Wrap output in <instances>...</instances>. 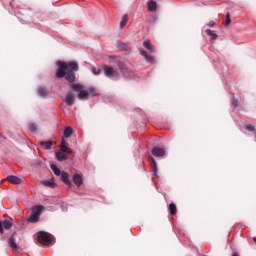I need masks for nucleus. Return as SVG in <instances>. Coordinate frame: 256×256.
I'll return each instance as SVG.
<instances>
[{"instance_id":"obj_1","label":"nucleus","mask_w":256,"mask_h":256,"mask_svg":"<svg viewBox=\"0 0 256 256\" xmlns=\"http://www.w3.org/2000/svg\"><path fill=\"white\" fill-rule=\"evenodd\" d=\"M44 207L42 205L34 206L32 208L31 215L27 218L28 223H38L41 213H43Z\"/></svg>"},{"instance_id":"obj_2","label":"nucleus","mask_w":256,"mask_h":256,"mask_svg":"<svg viewBox=\"0 0 256 256\" xmlns=\"http://www.w3.org/2000/svg\"><path fill=\"white\" fill-rule=\"evenodd\" d=\"M38 242L41 245H52V243H55V238L53 237V235L45 231H40V233L38 234Z\"/></svg>"},{"instance_id":"obj_3","label":"nucleus","mask_w":256,"mask_h":256,"mask_svg":"<svg viewBox=\"0 0 256 256\" xmlns=\"http://www.w3.org/2000/svg\"><path fill=\"white\" fill-rule=\"evenodd\" d=\"M71 89L78 93V99L80 100L87 99V97H89V92L83 90V85L81 84H72Z\"/></svg>"},{"instance_id":"obj_4","label":"nucleus","mask_w":256,"mask_h":256,"mask_svg":"<svg viewBox=\"0 0 256 256\" xmlns=\"http://www.w3.org/2000/svg\"><path fill=\"white\" fill-rule=\"evenodd\" d=\"M104 75L108 77V79H113V81H117L119 79L117 72H115V70L109 66L104 67Z\"/></svg>"},{"instance_id":"obj_5","label":"nucleus","mask_w":256,"mask_h":256,"mask_svg":"<svg viewBox=\"0 0 256 256\" xmlns=\"http://www.w3.org/2000/svg\"><path fill=\"white\" fill-rule=\"evenodd\" d=\"M63 101L68 105V107H73L75 104V95L72 94V92H69Z\"/></svg>"},{"instance_id":"obj_6","label":"nucleus","mask_w":256,"mask_h":256,"mask_svg":"<svg viewBox=\"0 0 256 256\" xmlns=\"http://www.w3.org/2000/svg\"><path fill=\"white\" fill-rule=\"evenodd\" d=\"M165 148H160V147H154L152 149V155L154 157H165Z\"/></svg>"},{"instance_id":"obj_7","label":"nucleus","mask_w":256,"mask_h":256,"mask_svg":"<svg viewBox=\"0 0 256 256\" xmlns=\"http://www.w3.org/2000/svg\"><path fill=\"white\" fill-rule=\"evenodd\" d=\"M67 65H62L58 68L57 73H56V77L58 79H62V77H65L67 75Z\"/></svg>"},{"instance_id":"obj_8","label":"nucleus","mask_w":256,"mask_h":256,"mask_svg":"<svg viewBox=\"0 0 256 256\" xmlns=\"http://www.w3.org/2000/svg\"><path fill=\"white\" fill-rule=\"evenodd\" d=\"M73 183L76 185V187H81L83 185V175L81 174H74L72 177Z\"/></svg>"},{"instance_id":"obj_9","label":"nucleus","mask_w":256,"mask_h":256,"mask_svg":"<svg viewBox=\"0 0 256 256\" xmlns=\"http://www.w3.org/2000/svg\"><path fill=\"white\" fill-rule=\"evenodd\" d=\"M140 55L146 59L147 63H155V58L147 53V51L140 49Z\"/></svg>"},{"instance_id":"obj_10","label":"nucleus","mask_w":256,"mask_h":256,"mask_svg":"<svg viewBox=\"0 0 256 256\" xmlns=\"http://www.w3.org/2000/svg\"><path fill=\"white\" fill-rule=\"evenodd\" d=\"M6 181H9V183H12V185H21V178L15 175L7 176Z\"/></svg>"},{"instance_id":"obj_11","label":"nucleus","mask_w":256,"mask_h":256,"mask_svg":"<svg viewBox=\"0 0 256 256\" xmlns=\"http://www.w3.org/2000/svg\"><path fill=\"white\" fill-rule=\"evenodd\" d=\"M3 227L6 230L11 229V227H13V223H11V221L9 220H4L3 222L0 221V233L3 234Z\"/></svg>"},{"instance_id":"obj_12","label":"nucleus","mask_w":256,"mask_h":256,"mask_svg":"<svg viewBox=\"0 0 256 256\" xmlns=\"http://www.w3.org/2000/svg\"><path fill=\"white\" fill-rule=\"evenodd\" d=\"M8 245L12 251H17V242H15V234L11 235L8 240Z\"/></svg>"},{"instance_id":"obj_13","label":"nucleus","mask_w":256,"mask_h":256,"mask_svg":"<svg viewBox=\"0 0 256 256\" xmlns=\"http://www.w3.org/2000/svg\"><path fill=\"white\" fill-rule=\"evenodd\" d=\"M61 181L64 182L65 185H67V187H69V189H71L72 184H71V181H69V174L67 172L61 173Z\"/></svg>"},{"instance_id":"obj_14","label":"nucleus","mask_w":256,"mask_h":256,"mask_svg":"<svg viewBox=\"0 0 256 256\" xmlns=\"http://www.w3.org/2000/svg\"><path fill=\"white\" fill-rule=\"evenodd\" d=\"M143 47H145V49L150 51V53H155V46H153V44H151V41H149V40L144 41Z\"/></svg>"},{"instance_id":"obj_15","label":"nucleus","mask_w":256,"mask_h":256,"mask_svg":"<svg viewBox=\"0 0 256 256\" xmlns=\"http://www.w3.org/2000/svg\"><path fill=\"white\" fill-rule=\"evenodd\" d=\"M73 135V128L71 126H66L63 132V137L69 139Z\"/></svg>"},{"instance_id":"obj_16","label":"nucleus","mask_w":256,"mask_h":256,"mask_svg":"<svg viewBox=\"0 0 256 256\" xmlns=\"http://www.w3.org/2000/svg\"><path fill=\"white\" fill-rule=\"evenodd\" d=\"M119 69L124 77H126L127 79H129V77H131V74H129V68H127V66L120 65Z\"/></svg>"},{"instance_id":"obj_17","label":"nucleus","mask_w":256,"mask_h":256,"mask_svg":"<svg viewBox=\"0 0 256 256\" xmlns=\"http://www.w3.org/2000/svg\"><path fill=\"white\" fill-rule=\"evenodd\" d=\"M56 159L57 161H67L69 157H67V154L60 151V152H56Z\"/></svg>"},{"instance_id":"obj_18","label":"nucleus","mask_w":256,"mask_h":256,"mask_svg":"<svg viewBox=\"0 0 256 256\" xmlns=\"http://www.w3.org/2000/svg\"><path fill=\"white\" fill-rule=\"evenodd\" d=\"M41 183L44 187H50V189H55V187H57V184L51 180H42Z\"/></svg>"},{"instance_id":"obj_19","label":"nucleus","mask_w":256,"mask_h":256,"mask_svg":"<svg viewBox=\"0 0 256 256\" xmlns=\"http://www.w3.org/2000/svg\"><path fill=\"white\" fill-rule=\"evenodd\" d=\"M148 11H150L151 13L157 11V2L150 0L148 2Z\"/></svg>"},{"instance_id":"obj_20","label":"nucleus","mask_w":256,"mask_h":256,"mask_svg":"<svg viewBox=\"0 0 256 256\" xmlns=\"http://www.w3.org/2000/svg\"><path fill=\"white\" fill-rule=\"evenodd\" d=\"M37 93L39 97H45L46 95H49V91H47V88L43 86L38 87Z\"/></svg>"},{"instance_id":"obj_21","label":"nucleus","mask_w":256,"mask_h":256,"mask_svg":"<svg viewBox=\"0 0 256 256\" xmlns=\"http://www.w3.org/2000/svg\"><path fill=\"white\" fill-rule=\"evenodd\" d=\"M149 161H150V163H152V165H153V175H154L155 177H158V176H157V171H158V169H157V162L155 161V158H153V156H150V157H149Z\"/></svg>"},{"instance_id":"obj_22","label":"nucleus","mask_w":256,"mask_h":256,"mask_svg":"<svg viewBox=\"0 0 256 256\" xmlns=\"http://www.w3.org/2000/svg\"><path fill=\"white\" fill-rule=\"evenodd\" d=\"M110 63L114 65H122L121 58L119 56H109Z\"/></svg>"},{"instance_id":"obj_23","label":"nucleus","mask_w":256,"mask_h":256,"mask_svg":"<svg viewBox=\"0 0 256 256\" xmlns=\"http://www.w3.org/2000/svg\"><path fill=\"white\" fill-rule=\"evenodd\" d=\"M79 63H77V61L72 60L70 62H64L61 60L56 61L55 65H78Z\"/></svg>"},{"instance_id":"obj_24","label":"nucleus","mask_w":256,"mask_h":256,"mask_svg":"<svg viewBox=\"0 0 256 256\" xmlns=\"http://www.w3.org/2000/svg\"><path fill=\"white\" fill-rule=\"evenodd\" d=\"M40 145H42V147H45V149L49 150L53 146V141H41Z\"/></svg>"},{"instance_id":"obj_25","label":"nucleus","mask_w":256,"mask_h":256,"mask_svg":"<svg viewBox=\"0 0 256 256\" xmlns=\"http://www.w3.org/2000/svg\"><path fill=\"white\" fill-rule=\"evenodd\" d=\"M65 78L69 83H73V81H75V74H73V72H68L66 73Z\"/></svg>"},{"instance_id":"obj_26","label":"nucleus","mask_w":256,"mask_h":256,"mask_svg":"<svg viewBox=\"0 0 256 256\" xmlns=\"http://www.w3.org/2000/svg\"><path fill=\"white\" fill-rule=\"evenodd\" d=\"M127 21H129V16L127 14H125L120 22V29H123V27H125L127 25Z\"/></svg>"},{"instance_id":"obj_27","label":"nucleus","mask_w":256,"mask_h":256,"mask_svg":"<svg viewBox=\"0 0 256 256\" xmlns=\"http://www.w3.org/2000/svg\"><path fill=\"white\" fill-rule=\"evenodd\" d=\"M50 167L55 175H57V176L61 175V169H59V167H57V165L51 164Z\"/></svg>"},{"instance_id":"obj_28","label":"nucleus","mask_w":256,"mask_h":256,"mask_svg":"<svg viewBox=\"0 0 256 256\" xmlns=\"http://www.w3.org/2000/svg\"><path fill=\"white\" fill-rule=\"evenodd\" d=\"M169 211H170V215H176L177 214V206L175 205V203H171L169 205Z\"/></svg>"},{"instance_id":"obj_29","label":"nucleus","mask_w":256,"mask_h":256,"mask_svg":"<svg viewBox=\"0 0 256 256\" xmlns=\"http://www.w3.org/2000/svg\"><path fill=\"white\" fill-rule=\"evenodd\" d=\"M206 34L211 37L212 41H215L217 39V34H215L211 29H207Z\"/></svg>"},{"instance_id":"obj_30","label":"nucleus","mask_w":256,"mask_h":256,"mask_svg":"<svg viewBox=\"0 0 256 256\" xmlns=\"http://www.w3.org/2000/svg\"><path fill=\"white\" fill-rule=\"evenodd\" d=\"M245 130L246 131H250L251 133H254V135L256 136L255 126H253L251 124H247V125H245Z\"/></svg>"},{"instance_id":"obj_31","label":"nucleus","mask_w":256,"mask_h":256,"mask_svg":"<svg viewBox=\"0 0 256 256\" xmlns=\"http://www.w3.org/2000/svg\"><path fill=\"white\" fill-rule=\"evenodd\" d=\"M231 25V14L229 12L226 14V19L224 22V27H229Z\"/></svg>"},{"instance_id":"obj_32","label":"nucleus","mask_w":256,"mask_h":256,"mask_svg":"<svg viewBox=\"0 0 256 256\" xmlns=\"http://www.w3.org/2000/svg\"><path fill=\"white\" fill-rule=\"evenodd\" d=\"M28 130L30 131V133H35L37 131V124L35 123H30L28 125Z\"/></svg>"},{"instance_id":"obj_33","label":"nucleus","mask_w":256,"mask_h":256,"mask_svg":"<svg viewBox=\"0 0 256 256\" xmlns=\"http://www.w3.org/2000/svg\"><path fill=\"white\" fill-rule=\"evenodd\" d=\"M32 167H41L43 165V161L41 159L37 158L34 162L31 163Z\"/></svg>"},{"instance_id":"obj_34","label":"nucleus","mask_w":256,"mask_h":256,"mask_svg":"<svg viewBox=\"0 0 256 256\" xmlns=\"http://www.w3.org/2000/svg\"><path fill=\"white\" fill-rule=\"evenodd\" d=\"M62 153H68V154H72L73 150H71V148H69L68 146H64V148H60Z\"/></svg>"},{"instance_id":"obj_35","label":"nucleus","mask_w":256,"mask_h":256,"mask_svg":"<svg viewBox=\"0 0 256 256\" xmlns=\"http://www.w3.org/2000/svg\"><path fill=\"white\" fill-rule=\"evenodd\" d=\"M93 75H101V68H97L95 66L92 67Z\"/></svg>"},{"instance_id":"obj_36","label":"nucleus","mask_w":256,"mask_h":256,"mask_svg":"<svg viewBox=\"0 0 256 256\" xmlns=\"http://www.w3.org/2000/svg\"><path fill=\"white\" fill-rule=\"evenodd\" d=\"M118 47H119L122 51H127V44H125V43L118 42Z\"/></svg>"},{"instance_id":"obj_37","label":"nucleus","mask_w":256,"mask_h":256,"mask_svg":"<svg viewBox=\"0 0 256 256\" xmlns=\"http://www.w3.org/2000/svg\"><path fill=\"white\" fill-rule=\"evenodd\" d=\"M232 107H234V108L239 107V100L233 98V100H232Z\"/></svg>"},{"instance_id":"obj_38","label":"nucleus","mask_w":256,"mask_h":256,"mask_svg":"<svg viewBox=\"0 0 256 256\" xmlns=\"http://www.w3.org/2000/svg\"><path fill=\"white\" fill-rule=\"evenodd\" d=\"M67 147V141H65V138L61 139V145H60V149Z\"/></svg>"},{"instance_id":"obj_39","label":"nucleus","mask_w":256,"mask_h":256,"mask_svg":"<svg viewBox=\"0 0 256 256\" xmlns=\"http://www.w3.org/2000/svg\"><path fill=\"white\" fill-rule=\"evenodd\" d=\"M89 93H91L94 97H97V95H99V93L93 91V88L89 89Z\"/></svg>"},{"instance_id":"obj_40","label":"nucleus","mask_w":256,"mask_h":256,"mask_svg":"<svg viewBox=\"0 0 256 256\" xmlns=\"http://www.w3.org/2000/svg\"><path fill=\"white\" fill-rule=\"evenodd\" d=\"M70 67H71V69H73V71H78V69H79V65H72Z\"/></svg>"},{"instance_id":"obj_41","label":"nucleus","mask_w":256,"mask_h":256,"mask_svg":"<svg viewBox=\"0 0 256 256\" xmlns=\"http://www.w3.org/2000/svg\"><path fill=\"white\" fill-rule=\"evenodd\" d=\"M208 27H215V22L213 20H211L209 23H208Z\"/></svg>"},{"instance_id":"obj_42","label":"nucleus","mask_w":256,"mask_h":256,"mask_svg":"<svg viewBox=\"0 0 256 256\" xmlns=\"http://www.w3.org/2000/svg\"><path fill=\"white\" fill-rule=\"evenodd\" d=\"M232 256H239V253L235 252Z\"/></svg>"},{"instance_id":"obj_43","label":"nucleus","mask_w":256,"mask_h":256,"mask_svg":"<svg viewBox=\"0 0 256 256\" xmlns=\"http://www.w3.org/2000/svg\"><path fill=\"white\" fill-rule=\"evenodd\" d=\"M253 241L256 243V237L253 238Z\"/></svg>"}]
</instances>
